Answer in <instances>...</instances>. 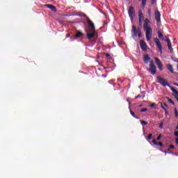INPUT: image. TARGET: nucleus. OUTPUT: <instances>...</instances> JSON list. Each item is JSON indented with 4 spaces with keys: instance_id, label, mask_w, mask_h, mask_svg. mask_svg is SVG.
Masks as SVG:
<instances>
[{
    "instance_id": "obj_13",
    "label": "nucleus",
    "mask_w": 178,
    "mask_h": 178,
    "mask_svg": "<svg viewBox=\"0 0 178 178\" xmlns=\"http://www.w3.org/2000/svg\"><path fill=\"white\" fill-rule=\"evenodd\" d=\"M46 8H48V9H51L53 12H56V7L52 4H47Z\"/></svg>"
},
{
    "instance_id": "obj_17",
    "label": "nucleus",
    "mask_w": 178,
    "mask_h": 178,
    "mask_svg": "<svg viewBox=\"0 0 178 178\" xmlns=\"http://www.w3.org/2000/svg\"><path fill=\"white\" fill-rule=\"evenodd\" d=\"M166 67L168 69V70H169L170 72V73H175V71L173 70V65H170V64H167L166 65Z\"/></svg>"
},
{
    "instance_id": "obj_46",
    "label": "nucleus",
    "mask_w": 178,
    "mask_h": 178,
    "mask_svg": "<svg viewBox=\"0 0 178 178\" xmlns=\"http://www.w3.org/2000/svg\"><path fill=\"white\" fill-rule=\"evenodd\" d=\"M174 86H176L177 87H178V84L177 83H174Z\"/></svg>"
},
{
    "instance_id": "obj_49",
    "label": "nucleus",
    "mask_w": 178,
    "mask_h": 178,
    "mask_svg": "<svg viewBox=\"0 0 178 178\" xmlns=\"http://www.w3.org/2000/svg\"><path fill=\"white\" fill-rule=\"evenodd\" d=\"M139 2H141V0H138Z\"/></svg>"
},
{
    "instance_id": "obj_35",
    "label": "nucleus",
    "mask_w": 178,
    "mask_h": 178,
    "mask_svg": "<svg viewBox=\"0 0 178 178\" xmlns=\"http://www.w3.org/2000/svg\"><path fill=\"white\" fill-rule=\"evenodd\" d=\"M148 111V108H142L140 109V112H147Z\"/></svg>"
},
{
    "instance_id": "obj_48",
    "label": "nucleus",
    "mask_w": 178,
    "mask_h": 178,
    "mask_svg": "<svg viewBox=\"0 0 178 178\" xmlns=\"http://www.w3.org/2000/svg\"><path fill=\"white\" fill-rule=\"evenodd\" d=\"M165 114L168 115V111L165 110Z\"/></svg>"
},
{
    "instance_id": "obj_45",
    "label": "nucleus",
    "mask_w": 178,
    "mask_h": 178,
    "mask_svg": "<svg viewBox=\"0 0 178 178\" xmlns=\"http://www.w3.org/2000/svg\"><path fill=\"white\" fill-rule=\"evenodd\" d=\"M66 37H67V38L70 37V34H67V35H66Z\"/></svg>"
},
{
    "instance_id": "obj_40",
    "label": "nucleus",
    "mask_w": 178,
    "mask_h": 178,
    "mask_svg": "<svg viewBox=\"0 0 178 178\" xmlns=\"http://www.w3.org/2000/svg\"><path fill=\"white\" fill-rule=\"evenodd\" d=\"M156 0H152V5H154Z\"/></svg>"
},
{
    "instance_id": "obj_50",
    "label": "nucleus",
    "mask_w": 178,
    "mask_h": 178,
    "mask_svg": "<svg viewBox=\"0 0 178 178\" xmlns=\"http://www.w3.org/2000/svg\"><path fill=\"white\" fill-rule=\"evenodd\" d=\"M177 156H178V154H177Z\"/></svg>"
},
{
    "instance_id": "obj_29",
    "label": "nucleus",
    "mask_w": 178,
    "mask_h": 178,
    "mask_svg": "<svg viewBox=\"0 0 178 178\" xmlns=\"http://www.w3.org/2000/svg\"><path fill=\"white\" fill-rule=\"evenodd\" d=\"M138 24L140 26V27H143V19H138Z\"/></svg>"
},
{
    "instance_id": "obj_27",
    "label": "nucleus",
    "mask_w": 178,
    "mask_h": 178,
    "mask_svg": "<svg viewBox=\"0 0 178 178\" xmlns=\"http://www.w3.org/2000/svg\"><path fill=\"white\" fill-rule=\"evenodd\" d=\"M147 5V0H142V6H145Z\"/></svg>"
},
{
    "instance_id": "obj_22",
    "label": "nucleus",
    "mask_w": 178,
    "mask_h": 178,
    "mask_svg": "<svg viewBox=\"0 0 178 178\" xmlns=\"http://www.w3.org/2000/svg\"><path fill=\"white\" fill-rule=\"evenodd\" d=\"M159 151L163 152L164 154H173L172 152H167L166 150H163V149H159Z\"/></svg>"
},
{
    "instance_id": "obj_42",
    "label": "nucleus",
    "mask_w": 178,
    "mask_h": 178,
    "mask_svg": "<svg viewBox=\"0 0 178 178\" xmlns=\"http://www.w3.org/2000/svg\"><path fill=\"white\" fill-rule=\"evenodd\" d=\"M137 98H141V95H138V96L136 97V99Z\"/></svg>"
},
{
    "instance_id": "obj_21",
    "label": "nucleus",
    "mask_w": 178,
    "mask_h": 178,
    "mask_svg": "<svg viewBox=\"0 0 178 178\" xmlns=\"http://www.w3.org/2000/svg\"><path fill=\"white\" fill-rule=\"evenodd\" d=\"M161 108L163 111H166L168 108V104L166 103H164L163 104H161Z\"/></svg>"
},
{
    "instance_id": "obj_38",
    "label": "nucleus",
    "mask_w": 178,
    "mask_h": 178,
    "mask_svg": "<svg viewBox=\"0 0 178 178\" xmlns=\"http://www.w3.org/2000/svg\"><path fill=\"white\" fill-rule=\"evenodd\" d=\"M149 106L150 108H154V106H155V103L150 104Z\"/></svg>"
},
{
    "instance_id": "obj_36",
    "label": "nucleus",
    "mask_w": 178,
    "mask_h": 178,
    "mask_svg": "<svg viewBox=\"0 0 178 178\" xmlns=\"http://www.w3.org/2000/svg\"><path fill=\"white\" fill-rule=\"evenodd\" d=\"M169 148H170V149H173V148H175V145H170Z\"/></svg>"
},
{
    "instance_id": "obj_12",
    "label": "nucleus",
    "mask_w": 178,
    "mask_h": 178,
    "mask_svg": "<svg viewBox=\"0 0 178 178\" xmlns=\"http://www.w3.org/2000/svg\"><path fill=\"white\" fill-rule=\"evenodd\" d=\"M152 143H153L154 145H159L160 147H161V148H165V145H163V143H162V142H157L156 140L154 139L152 141Z\"/></svg>"
},
{
    "instance_id": "obj_31",
    "label": "nucleus",
    "mask_w": 178,
    "mask_h": 178,
    "mask_svg": "<svg viewBox=\"0 0 178 178\" xmlns=\"http://www.w3.org/2000/svg\"><path fill=\"white\" fill-rule=\"evenodd\" d=\"M147 15H148L149 17H151V8H149L147 10Z\"/></svg>"
},
{
    "instance_id": "obj_10",
    "label": "nucleus",
    "mask_w": 178,
    "mask_h": 178,
    "mask_svg": "<svg viewBox=\"0 0 178 178\" xmlns=\"http://www.w3.org/2000/svg\"><path fill=\"white\" fill-rule=\"evenodd\" d=\"M165 41L167 42V45L168 47L169 51L172 53L173 52V48L172 47V42H170V39L166 38Z\"/></svg>"
},
{
    "instance_id": "obj_25",
    "label": "nucleus",
    "mask_w": 178,
    "mask_h": 178,
    "mask_svg": "<svg viewBox=\"0 0 178 178\" xmlns=\"http://www.w3.org/2000/svg\"><path fill=\"white\" fill-rule=\"evenodd\" d=\"M168 101L170 104H171L172 105H175V102H173V100L170 98H168Z\"/></svg>"
},
{
    "instance_id": "obj_2",
    "label": "nucleus",
    "mask_w": 178,
    "mask_h": 178,
    "mask_svg": "<svg viewBox=\"0 0 178 178\" xmlns=\"http://www.w3.org/2000/svg\"><path fill=\"white\" fill-rule=\"evenodd\" d=\"M149 26H151V20L145 18L143 22V29L145 31L147 41H151V38H152V28Z\"/></svg>"
},
{
    "instance_id": "obj_8",
    "label": "nucleus",
    "mask_w": 178,
    "mask_h": 178,
    "mask_svg": "<svg viewBox=\"0 0 178 178\" xmlns=\"http://www.w3.org/2000/svg\"><path fill=\"white\" fill-rule=\"evenodd\" d=\"M140 47L143 51H147V48H148V46H147V43L144 42V40H140Z\"/></svg>"
},
{
    "instance_id": "obj_39",
    "label": "nucleus",
    "mask_w": 178,
    "mask_h": 178,
    "mask_svg": "<svg viewBox=\"0 0 178 178\" xmlns=\"http://www.w3.org/2000/svg\"><path fill=\"white\" fill-rule=\"evenodd\" d=\"M174 136H175V137H178V131H175L174 133Z\"/></svg>"
},
{
    "instance_id": "obj_1",
    "label": "nucleus",
    "mask_w": 178,
    "mask_h": 178,
    "mask_svg": "<svg viewBox=\"0 0 178 178\" xmlns=\"http://www.w3.org/2000/svg\"><path fill=\"white\" fill-rule=\"evenodd\" d=\"M86 22L89 26V30H86V37L90 41L95 37V25L88 17L86 18Z\"/></svg>"
},
{
    "instance_id": "obj_34",
    "label": "nucleus",
    "mask_w": 178,
    "mask_h": 178,
    "mask_svg": "<svg viewBox=\"0 0 178 178\" xmlns=\"http://www.w3.org/2000/svg\"><path fill=\"white\" fill-rule=\"evenodd\" d=\"M147 138L148 140H151V138H152V134H149Z\"/></svg>"
},
{
    "instance_id": "obj_41",
    "label": "nucleus",
    "mask_w": 178,
    "mask_h": 178,
    "mask_svg": "<svg viewBox=\"0 0 178 178\" xmlns=\"http://www.w3.org/2000/svg\"><path fill=\"white\" fill-rule=\"evenodd\" d=\"M127 102L129 103V105H131V102H130V100H129V98H127Z\"/></svg>"
},
{
    "instance_id": "obj_24",
    "label": "nucleus",
    "mask_w": 178,
    "mask_h": 178,
    "mask_svg": "<svg viewBox=\"0 0 178 178\" xmlns=\"http://www.w3.org/2000/svg\"><path fill=\"white\" fill-rule=\"evenodd\" d=\"M157 67L159 69V70L162 71L163 70V65L161 63L159 65H157Z\"/></svg>"
},
{
    "instance_id": "obj_51",
    "label": "nucleus",
    "mask_w": 178,
    "mask_h": 178,
    "mask_svg": "<svg viewBox=\"0 0 178 178\" xmlns=\"http://www.w3.org/2000/svg\"><path fill=\"white\" fill-rule=\"evenodd\" d=\"M127 1H129V0H127Z\"/></svg>"
},
{
    "instance_id": "obj_3",
    "label": "nucleus",
    "mask_w": 178,
    "mask_h": 178,
    "mask_svg": "<svg viewBox=\"0 0 178 178\" xmlns=\"http://www.w3.org/2000/svg\"><path fill=\"white\" fill-rule=\"evenodd\" d=\"M128 15L130 17L131 22L133 23V22H134V18L136 17V9L134 6H129L128 9Z\"/></svg>"
},
{
    "instance_id": "obj_16",
    "label": "nucleus",
    "mask_w": 178,
    "mask_h": 178,
    "mask_svg": "<svg viewBox=\"0 0 178 178\" xmlns=\"http://www.w3.org/2000/svg\"><path fill=\"white\" fill-rule=\"evenodd\" d=\"M143 60H144L145 63H148V62H149V60H151V58L149 57V56L148 54H146L144 56Z\"/></svg>"
},
{
    "instance_id": "obj_9",
    "label": "nucleus",
    "mask_w": 178,
    "mask_h": 178,
    "mask_svg": "<svg viewBox=\"0 0 178 178\" xmlns=\"http://www.w3.org/2000/svg\"><path fill=\"white\" fill-rule=\"evenodd\" d=\"M131 33L132 38H136V37H137V34H138V31H137V28L136 27V26H132Z\"/></svg>"
},
{
    "instance_id": "obj_28",
    "label": "nucleus",
    "mask_w": 178,
    "mask_h": 178,
    "mask_svg": "<svg viewBox=\"0 0 178 178\" xmlns=\"http://www.w3.org/2000/svg\"><path fill=\"white\" fill-rule=\"evenodd\" d=\"M138 20H144V15H138Z\"/></svg>"
},
{
    "instance_id": "obj_6",
    "label": "nucleus",
    "mask_w": 178,
    "mask_h": 178,
    "mask_svg": "<svg viewBox=\"0 0 178 178\" xmlns=\"http://www.w3.org/2000/svg\"><path fill=\"white\" fill-rule=\"evenodd\" d=\"M154 17L157 24H159L161 23V12L159 10H156L154 11Z\"/></svg>"
},
{
    "instance_id": "obj_20",
    "label": "nucleus",
    "mask_w": 178,
    "mask_h": 178,
    "mask_svg": "<svg viewBox=\"0 0 178 178\" xmlns=\"http://www.w3.org/2000/svg\"><path fill=\"white\" fill-rule=\"evenodd\" d=\"M154 60L156 62V65L158 66L159 65L162 64V62H161V60H159V58H155Z\"/></svg>"
},
{
    "instance_id": "obj_30",
    "label": "nucleus",
    "mask_w": 178,
    "mask_h": 178,
    "mask_svg": "<svg viewBox=\"0 0 178 178\" xmlns=\"http://www.w3.org/2000/svg\"><path fill=\"white\" fill-rule=\"evenodd\" d=\"M174 111H175V118H177V116H178L177 108H175Z\"/></svg>"
},
{
    "instance_id": "obj_11",
    "label": "nucleus",
    "mask_w": 178,
    "mask_h": 178,
    "mask_svg": "<svg viewBox=\"0 0 178 178\" xmlns=\"http://www.w3.org/2000/svg\"><path fill=\"white\" fill-rule=\"evenodd\" d=\"M75 16H80L81 17H85V19H87L88 17V16H87L86 13L81 11L75 13Z\"/></svg>"
},
{
    "instance_id": "obj_18",
    "label": "nucleus",
    "mask_w": 178,
    "mask_h": 178,
    "mask_svg": "<svg viewBox=\"0 0 178 178\" xmlns=\"http://www.w3.org/2000/svg\"><path fill=\"white\" fill-rule=\"evenodd\" d=\"M129 112H130V113H131V116L133 117V118H135V119H140V117H138V116H136V113H134V111H131V109L129 110Z\"/></svg>"
},
{
    "instance_id": "obj_32",
    "label": "nucleus",
    "mask_w": 178,
    "mask_h": 178,
    "mask_svg": "<svg viewBox=\"0 0 178 178\" xmlns=\"http://www.w3.org/2000/svg\"><path fill=\"white\" fill-rule=\"evenodd\" d=\"M143 11L141 10H139L138 12V16H141L143 15Z\"/></svg>"
},
{
    "instance_id": "obj_5",
    "label": "nucleus",
    "mask_w": 178,
    "mask_h": 178,
    "mask_svg": "<svg viewBox=\"0 0 178 178\" xmlns=\"http://www.w3.org/2000/svg\"><path fill=\"white\" fill-rule=\"evenodd\" d=\"M157 81L158 83L159 84H161V86H163V87H166V86H168V87L170 86L168 82L165 80V79L161 77V76H158L157 77Z\"/></svg>"
},
{
    "instance_id": "obj_15",
    "label": "nucleus",
    "mask_w": 178,
    "mask_h": 178,
    "mask_svg": "<svg viewBox=\"0 0 178 178\" xmlns=\"http://www.w3.org/2000/svg\"><path fill=\"white\" fill-rule=\"evenodd\" d=\"M158 37L159 40H161V41H163L165 40V38L163 37V34L161 31V30H159L157 32Z\"/></svg>"
},
{
    "instance_id": "obj_44",
    "label": "nucleus",
    "mask_w": 178,
    "mask_h": 178,
    "mask_svg": "<svg viewBox=\"0 0 178 178\" xmlns=\"http://www.w3.org/2000/svg\"><path fill=\"white\" fill-rule=\"evenodd\" d=\"M175 143H176V144H178V138H177L175 139Z\"/></svg>"
},
{
    "instance_id": "obj_19",
    "label": "nucleus",
    "mask_w": 178,
    "mask_h": 178,
    "mask_svg": "<svg viewBox=\"0 0 178 178\" xmlns=\"http://www.w3.org/2000/svg\"><path fill=\"white\" fill-rule=\"evenodd\" d=\"M81 35H83V33H81V31H77L75 35V38H80Z\"/></svg>"
},
{
    "instance_id": "obj_33",
    "label": "nucleus",
    "mask_w": 178,
    "mask_h": 178,
    "mask_svg": "<svg viewBox=\"0 0 178 178\" xmlns=\"http://www.w3.org/2000/svg\"><path fill=\"white\" fill-rule=\"evenodd\" d=\"M161 138H162L161 134L159 135L158 137L156 138L157 141H159L161 140Z\"/></svg>"
},
{
    "instance_id": "obj_7",
    "label": "nucleus",
    "mask_w": 178,
    "mask_h": 178,
    "mask_svg": "<svg viewBox=\"0 0 178 178\" xmlns=\"http://www.w3.org/2000/svg\"><path fill=\"white\" fill-rule=\"evenodd\" d=\"M154 42H156L160 54H163V51L162 50V44H161V41H159V39L158 38H154Z\"/></svg>"
},
{
    "instance_id": "obj_47",
    "label": "nucleus",
    "mask_w": 178,
    "mask_h": 178,
    "mask_svg": "<svg viewBox=\"0 0 178 178\" xmlns=\"http://www.w3.org/2000/svg\"><path fill=\"white\" fill-rule=\"evenodd\" d=\"M168 151H170V148L167 149V152H168Z\"/></svg>"
},
{
    "instance_id": "obj_37",
    "label": "nucleus",
    "mask_w": 178,
    "mask_h": 178,
    "mask_svg": "<svg viewBox=\"0 0 178 178\" xmlns=\"http://www.w3.org/2000/svg\"><path fill=\"white\" fill-rule=\"evenodd\" d=\"M159 127H160V129H162L163 127V123H162V122L160 123Z\"/></svg>"
},
{
    "instance_id": "obj_14",
    "label": "nucleus",
    "mask_w": 178,
    "mask_h": 178,
    "mask_svg": "<svg viewBox=\"0 0 178 178\" xmlns=\"http://www.w3.org/2000/svg\"><path fill=\"white\" fill-rule=\"evenodd\" d=\"M171 91L174 93V97L175 98H176L177 97H178V91L177 90L175 89V88H173L172 86H169Z\"/></svg>"
},
{
    "instance_id": "obj_23",
    "label": "nucleus",
    "mask_w": 178,
    "mask_h": 178,
    "mask_svg": "<svg viewBox=\"0 0 178 178\" xmlns=\"http://www.w3.org/2000/svg\"><path fill=\"white\" fill-rule=\"evenodd\" d=\"M140 123L142 126H147L148 124V122L145 120H140Z\"/></svg>"
},
{
    "instance_id": "obj_4",
    "label": "nucleus",
    "mask_w": 178,
    "mask_h": 178,
    "mask_svg": "<svg viewBox=\"0 0 178 178\" xmlns=\"http://www.w3.org/2000/svg\"><path fill=\"white\" fill-rule=\"evenodd\" d=\"M149 66L150 67L149 69V72L151 73V74H156V66H155V64H154V60H152L150 61Z\"/></svg>"
},
{
    "instance_id": "obj_43",
    "label": "nucleus",
    "mask_w": 178,
    "mask_h": 178,
    "mask_svg": "<svg viewBox=\"0 0 178 178\" xmlns=\"http://www.w3.org/2000/svg\"><path fill=\"white\" fill-rule=\"evenodd\" d=\"M106 58H109V56H111V54H106Z\"/></svg>"
},
{
    "instance_id": "obj_26",
    "label": "nucleus",
    "mask_w": 178,
    "mask_h": 178,
    "mask_svg": "<svg viewBox=\"0 0 178 178\" xmlns=\"http://www.w3.org/2000/svg\"><path fill=\"white\" fill-rule=\"evenodd\" d=\"M138 38H141L142 37L141 31L140 29L138 31Z\"/></svg>"
}]
</instances>
